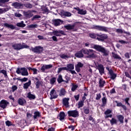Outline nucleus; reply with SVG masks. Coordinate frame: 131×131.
<instances>
[{"label":"nucleus","instance_id":"20e7f679","mask_svg":"<svg viewBox=\"0 0 131 131\" xmlns=\"http://www.w3.org/2000/svg\"><path fill=\"white\" fill-rule=\"evenodd\" d=\"M93 29L98 31L104 32H108L109 31L111 30L110 28H107L106 27L101 26H94Z\"/></svg>","mask_w":131,"mask_h":131},{"label":"nucleus","instance_id":"423d86ee","mask_svg":"<svg viewBox=\"0 0 131 131\" xmlns=\"http://www.w3.org/2000/svg\"><path fill=\"white\" fill-rule=\"evenodd\" d=\"M68 115L69 117L77 118L79 117V112L77 110H70L68 111Z\"/></svg>","mask_w":131,"mask_h":131},{"label":"nucleus","instance_id":"dca6fc26","mask_svg":"<svg viewBox=\"0 0 131 131\" xmlns=\"http://www.w3.org/2000/svg\"><path fill=\"white\" fill-rule=\"evenodd\" d=\"M84 64L80 62H78L75 66V70L77 73L80 72V69L83 67Z\"/></svg>","mask_w":131,"mask_h":131},{"label":"nucleus","instance_id":"58836bf2","mask_svg":"<svg viewBox=\"0 0 131 131\" xmlns=\"http://www.w3.org/2000/svg\"><path fill=\"white\" fill-rule=\"evenodd\" d=\"M63 15H64V16L68 17H70L72 16V14L71 13L69 12H63L62 13Z\"/></svg>","mask_w":131,"mask_h":131},{"label":"nucleus","instance_id":"ea45409f","mask_svg":"<svg viewBox=\"0 0 131 131\" xmlns=\"http://www.w3.org/2000/svg\"><path fill=\"white\" fill-rule=\"evenodd\" d=\"M28 98L30 99H35V96L34 95H33L31 94V93H28Z\"/></svg>","mask_w":131,"mask_h":131},{"label":"nucleus","instance_id":"338daca9","mask_svg":"<svg viewBox=\"0 0 131 131\" xmlns=\"http://www.w3.org/2000/svg\"><path fill=\"white\" fill-rule=\"evenodd\" d=\"M125 75L126 77L129 78L131 80V76L128 72H125Z\"/></svg>","mask_w":131,"mask_h":131},{"label":"nucleus","instance_id":"603ef678","mask_svg":"<svg viewBox=\"0 0 131 131\" xmlns=\"http://www.w3.org/2000/svg\"><path fill=\"white\" fill-rule=\"evenodd\" d=\"M7 12L5 8H0V15L3 14Z\"/></svg>","mask_w":131,"mask_h":131},{"label":"nucleus","instance_id":"a19ab883","mask_svg":"<svg viewBox=\"0 0 131 131\" xmlns=\"http://www.w3.org/2000/svg\"><path fill=\"white\" fill-rule=\"evenodd\" d=\"M36 84V89H39V87L42 85V82L40 81H37L35 83Z\"/></svg>","mask_w":131,"mask_h":131},{"label":"nucleus","instance_id":"9d476101","mask_svg":"<svg viewBox=\"0 0 131 131\" xmlns=\"http://www.w3.org/2000/svg\"><path fill=\"white\" fill-rule=\"evenodd\" d=\"M97 36H98V37H97V39L98 41H103L104 40L107 39L108 38L107 35L105 34H97Z\"/></svg>","mask_w":131,"mask_h":131},{"label":"nucleus","instance_id":"8fccbe9b","mask_svg":"<svg viewBox=\"0 0 131 131\" xmlns=\"http://www.w3.org/2000/svg\"><path fill=\"white\" fill-rule=\"evenodd\" d=\"M25 7H26V8H28L29 9H31L32 8V5H31L30 3H26L25 4Z\"/></svg>","mask_w":131,"mask_h":131},{"label":"nucleus","instance_id":"6e6552de","mask_svg":"<svg viewBox=\"0 0 131 131\" xmlns=\"http://www.w3.org/2000/svg\"><path fill=\"white\" fill-rule=\"evenodd\" d=\"M64 28L68 31H72L73 32H75L77 31V29L75 28V25H71V24H68L64 26Z\"/></svg>","mask_w":131,"mask_h":131},{"label":"nucleus","instance_id":"0e129e2a","mask_svg":"<svg viewBox=\"0 0 131 131\" xmlns=\"http://www.w3.org/2000/svg\"><path fill=\"white\" fill-rule=\"evenodd\" d=\"M68 128L71 129V130L73 131L75 129V126L73 125H70L68 126Z\"/></svg>","mask_w":131,"mask_h":131},{"label":"nucleus","instance_id":"72a5a7b5","mask_svg":"<svg viewBox=\"0 0 131 131\" xmlns=\"http://www.w3.org/2000/svg\"><path fill=\"white\" fill-rule=\"evenodd\" d=\"M9 0H0V7H4L5 3H8Z\"/></svg>","mask_w":131,"mask_h":131},{"label":"nucleus","instance_id":"c03bdc74","mask_svg":"<svg viewBox=\"0 0 131 131\" xmlns=\"http://www.w3.org/2000/svg\"><path fill=\"white\" fill-rule=\"evenodd\" d=\"M78 86L76 84H72L71 91L72 92H75L76 89L78 88Z\"/></svg>","mask_w":131,"mask_h":131},{"label":"nucleus","instance_id":"4d7b16f0","mask_svg":"<svg viewBox=\"0 0 131 131\" xmlns=\"http://www.w3.org/2000/svg\"><path fill=\"white\" fill-rule=\"evenodd\" d=\"M5 124L7 126H10L12 125V122L9 120L6 121V122H5Z\"/></svg>","mask_w":131,"mask_h":131},{"label":"nucleus","instance_id":"f704fd0d","mask_svg":"<svg viewBox=\"0 0 131 131\" xmlns=\"http://www.w3.org/2000/svg\"><path fill=\"white\" fill-rule=\"evenodd\" d=\"M105 82L103 79H100L99 81V87L103 88Z\"/></svg>","mask_w":131,"mask_h":131},{"label":"nucleus","instance_id":"c9c22d12","mask_svg":"<svg viewBox=\"0 0 131 131\" xmlns=\"http://www.w3.org/2000/svg\"><path fill=\"white\" fill-rule=\"evenodd\" d=\"M110 123L112 125L117 124V120L115 118H112V120H110Z\"/></svg>","mask_w":131,"mask_h":131},{"label":"nucleus","instance_id":"f03ea898","mask_svg":"<svg viewBox=\"0 0 131 131\" xmlns=\"http://www.w3.org/2000/svg\"><path fill=\"white\" fill-rule=\"evenodd\" d=\"M82 51L84 54L88 55L89 58H95L96 57L95 51L92 49H82Z\"/></svg>","mask_w":131,"mask_h":131},{"label":"nucleus","instance_id":"5fc2aeb1","mask_svg":"<svg viewBox=\"0 0 131 131\" xmlns=\"http://www.w3.org/2000/svg\"><path fill=\"white\" fill-rule=\"evenodd\" d=\"M84 113L88 115L90 113V110L89 108H84Z\"/></svg>","mask_w":131,"mask_h":131},{"label":"nucleus","instance_id":"4c0bfd02","mask_svg":"<svg viewBox=\"0 0 131 131\" xmlns=\"http://www.w3.org/2000/svg\"><path fill=\"white\" fill-rule=\"evenodd\" d=\"M89 36L93 39H97L98 38V34H96L95 33H91L89 34Z\"/></svg>","mask_w":131,"mask_h":131},{"label":"nucleus","instance_id":"aec40b11","mask_svg":"<svg viewBox=\"0 0 131 131\" xmlns=\"http://www.w3.org/2000/svg\"><path fill=\"white\" fill-rule=\"evenodd\" d=\"M109 74L112 80H115L117 77V74L114 73V71L112 70H109Z\"/></svg>","mask_w":131,"mask_h":131},{"label":"nucleus","instance_id":"49530a36","mask_svg":"<svg viewBox=\"0 0 131 131\" xmlns=\"http://www.w3.org/2000/svg\"><path fill=\"white\" fill-rule=\"evenodd\" d=\"M102 106H105L106 104L107 99L106 97H103L102 98Z\"/></svg>","mask_w":131,"mask_h":131},{"label":"nucleus","instance_id":"052dcab7","mask_svg":"<svg viewBox=\"0 0 131 131\" xmlns=\"http://www.w3.org/2000/svg\"><path fill=\"white\" fill-rule=\"evenodd\" d=\"M11 90H12V92H14L17 90V86L16 85H12V87H11Z\"/></svg>","mask_w":131,"mask_h":131},{"label":"nucleus","instance_id":"09e8293b","mask_svg":"<svg viewBox=\"0 0 131 131\" xmlns=\"http://www.w3.org/2000/svg\"><path fill=\"white\" fill-rule=\"evenodd\" d=\"M0 73L3 74V75H4V77L5 78H7L8 77V75L7 74V72L6 70H2L0 71Z\"/></svg>","mask_w":131,"mask_h":131},{"label":"nucleus","instance_id":"7c9ffc66","mask_svg":"<svg viewBox=\"0 0 131 131\" xmlns=\"http://www.w3.org/2000/svg\"><path fill=\"white\" fill-rule=\"evenodd\" d=\"M116 32L119 34H122V33H124L126 34H127L128 33L125 32L124 30L121 29H116Z\"/></svg>","mask_w":131,"mask_h":131},{"label":"nucleus","instance_id":"13d9d810","mask_svg":"<svg viewBox=\"0 0 131 131\" xmlns=\"http://www.w3.org/2000/svg\"><path fill=\"white\" fill-rule=\"evenodd\" d=\"M129 100V98H126L124 99V101L125 102V103L127 104V105L128 106H130V103L128 102Z\"/></svg>","mask_w":131,"mask_h":131},{"label":"nucleus","instance_id":"6ab92c4d","mask_svg":"<svg viewBox=\"0 0 131 131\" xmlns=\"http://www.w3.org/2000/svg\"><path fill=\"white\" fill-rule=\"evenodd\" d=\"M83 52L82 51V49L78 52H77L75 54V56L77 58H81L83 57L84 55L83 54Z\"/></svg>","mask_w":131,"mask_h":131},{"label":"nucleus","instance_id":"864d4df0","mask_svg":"<svg viewBox=\"0 0 131 131\" xmlns=\"http://www.w3.org/2000/svg\"><path fill=\"white\" fill-rule=\"evenodd\" d=\"M56 79L55 77H53L50 79V83L53 84L56 82Z\"/></svg>","mask_w":131,"mask_h":131},{"label":"nucleus","instance_id":"473e14b6","mask_svg":"<svg viewBox=\"0 0 131 131\" xmlns=\"http://www.w3.org/2000/svg\"><path fill=\"white\" fill-rule=\"evenodd\" d=\"M86 11L84 10L83 9H80L79 12H77V13L79 15H84L86 14Z\"/></svg>","mask_w":131,"mask_h":131},{"label":"nucleus","instance_id":"a18cd8bd","mask_svg":"<svg viewBox=\"0 0 131 131\" xmlns=\"http://www.w3.org/2000/svg\"><path fill=\"white\" fill-rule=\"evenodd\" d=\"M62 71H67V67H61L58 69V73H60Z\"/></svg>","mask_w":131,"mask_h":131},{"label":"nucleus","instance_id":"f8f14e48","mask_svg":"<svg viewBox=\"0 0 131 131\" xmlns=\"http://www.w3.org/2000/svg\"><path fill=\"white\" fill-rule=\"evenodd\" d=\"M53 68V65L51 64H43L40 68V70L44 72L46 70H49Z\"/></svg>","mask_w":131,"mask_h":131},{"label":"nucleus","instance_id":"69168bd1","mask_svg":"<svg viewBox=\"0 0 131 131\" xmlns=\"http://www.w3.org/2000/svg\"><path fill=\"white\" fill-rule=\"evenodd\" d=\"M28 80V78L24 77V78H21V80H20V82H24L27 81Z\"/></svg>","mask_w":131,"mask_h":131},{"label":"nucleus","instance_id":"a211bd4d","mask_svg":"<svg viewBox=\"0 0 131 131\" xmlns=\"http://www.w3.org/2000/svg\"><path fill=\"white\" fill-rule=\"evenodd\" d=\"M69 98H64L62 99V104L66 107H68L69 106Z\"/></svg>","mask_w":131,"mask_h":131},{"label":"nucleus","instance_id":"412c9836","mask_svg":"<svg viewBox=\"0 0 131 131\" xmlns=\"http://www.w3.org/2000/svg\"><path fill=\"white\" fill-rule=\"evenodd\" d=\"M62 23V21L60 19H56L53 20V24L55 26H59Z\"/></svg>","mask_w":131,"mask_h":131},{"label":"nucleus","instance_id":"de8ad7c7","mask_svg":"<svg viewBox=\"0 0 131 131\" xmlns=\"http://www.w3.org/2000/svg\"><path fill=\"white\" fill-rule=\"evenodd\" d=\"M37 27H38V25L37 24H31L29 25V28L30 29L37 28Z\"/></svg>","mask_w":131,"mask_h":131},{"label":"nucleus","instance_id":"cd10ccee","mask_svg":"<svg viewBox=\"0 0 131 131\" xmlns=\"http://www.w3.org/2000/svg\"><path fill=\"white\" fill-rule=\"evenodd\" d=\"M31 84V81L29 80V81H28V82L24 84V88L25 89L27 90L29 88V86H30Z\"/></svg>","mask_w":131,"mask_h":131},{"label":"nucleus","instance_id":"a878e982","mask_svg":"<svg viewBox=\"0 0 131 131\" xmlns=\"http://www.w3.org/2000/svg\"><path fill=\"white\" fill-rule=\"evenodd\" d=\"M33 14L32 13V12L31 11H28L27 12H25V16L26 17L30 18L33 16Z\"/></svg>","mask_w":131,"mask_h":131},{"label":"nucleus","instance_id":"0eeeda50","mask_svg":"<svg viewBox=\"0 0 131 131\" xmlns=\"http://www.w3.org/2000/svg\"><path fill=\"white\" fill-rule=\"evenodd\" d=\"M43 47L41 46H37L35 48L32 47L31 48V51H32V52L37 54H40L43 52Z\"/></svg>","mask_w":131,"mask_h":131},{"label":"nucleus","instance_id":"1a4fd4ad","mask_svg":"<svg viewBox=\"0 0 131 131\" xmlns=\"http://www.w3.org/2000/svg\"><path fill=\"white\" fill-rule=\"evenodd\" d=\"M50 99L51 100L57 98L58 95L54 89H52L50 92Z\"/></svg>","mask_w":131,"mask_h":131},{"label":"nucleus","instance_id":"2f4dec72","mask_svg":"<svg viewBox=\"0 0 131 131\" xmlns=\"http://www.w3.org/2000/svg\"><path fill=\"white\" fill-rule=\"evenodd\" d=\"M16 26L20 28H25L26 26V25L24 24L23 21H21L20 23L16 24Z\"/></svg>","mask_w":131,"mask_h":131},{"label":"nucleus","instance_id":"bb28decb","mask_svg":"<svg viewBox=\"0 0 131 131\" xmlns=\"http://www.w3.org/2000/svg\"><path fill=\"white\" fill-rule=\"evenodd\" d=\"M74 69V66L73 64H68L67 66V71H71Z\"/></svg>","mask_w":131,"mask_h":131},{"label":"nucleus","instance_id":"f3484780","mask_svg":"<svg viewBox=\"0 0 131 131\" xmlns=\"http://www.w3.org/2000/svg\"><path fill=\"white\" fill-rule=\"evenodd\" d=\"M12 6L14 7L15 9H23L24 5L21 3L15 2L12 4Z\"/></svg>","mask_w":131,"mask_h":131},{"label":"nucleus","instance_id":"4468645a","mask_svg":"<svg viewBox=\"0 0 131 131\" xmlns=\"http://www.w3.org/2000/svg\"><path fill=\"white\" fill-rule=\"evenodd\" d=\"M112 113V110L110 109L106 110L104 112V115H105V118H112V115L111 114Z\"/></svg>","mask_w":131,"mask_h":131},{"label":"nucleus","instance_id":"37998d69","mask_svg":"<svg viewBox=\"0 0 131 131\" xmlns=\"http://www.w3.org/2000/svg\"><path fill=\"white\" fill-rule=\"evenodd\" d=\"M63 81L62 75H58V77L57 78V82H58V83H60L62 82Z\"/></svg>","mask_w":131,"mask_h":131},{"label":"nucleus","instance_id":"9b49d317","mask_svg":"<svg viewBox=\"0 0 131 131\" xmlns=\"http://www.w3.org/2000/svg\"><path fill=\"white\" fill-rule=\"evenodd\" d=\"M52 34L56 37H61L64 35V32L62 30H55L52 32Z\"/></svg>","mask_w":131,"mask_h":131},{"label":"nucleus","instance_id":"f257e3e1","mask_svg":"<svg viewBox=\"0 0 131 131\" xmlns=\"http://www.w3.org/2000/svg\"><path fill=\"white\" fill-rule=\"evenodd\" d=\"M91 48L96 50L98 52L102 53L103 54V55L104 56H107L108 55V51H107L104 47L101 46L94 45L91 47Z\"/></svg>","mask_w":131,"mask_h":131},{"label":"nucleus","instance_id":"ddd939ff","mask_svg":"<svg viewBox=\"0 0 131 131\" xmlns=\"http://www.w3.org/2000/svg\"><path fill=\"white\" fill-rule=\"evenodd\" d=\"M9 102L6 100H2L0 101V107L5 109L9 104Z\"/></svg>","mask_w":131,"mask_h":131},{"label":"nucleus","instance_id":"3c124183","mask_svg":"<svg viewBox=\"0 0 131 131\" xmlns=\"http://www.w3.org/2000/svg\"><path fill=\"white\" fill-rule=\"evenodd\" d=\"M60 57L63 59H66L69 58V57L66 54H61L60 55Z\"/></svg>","mask_w":131,"mask_h":131},{"label":"nucleus","instance_id":"c756f323","mask_svg":"<svg viewBox=\"0 0 131 131\" xmlns=\"http://www.w3.org/2000/svg\"><path fill=\"white\" fill-rule=\"evenodd\" d=\"M112 54L113 57L114 59H119V60L121 59V57L119 55H118L117 54H116V53H114V52H112Z\"/></svg>","mask_w":131,"mask_h":131},{"label":"nucleus","instance_id":"39448f33","mask_svg":"<svg viewBox=\"0 0 131 131\" xmlns=\"http://www.w3.org/2000/svg\"><path fill=\"white\" fill-rule=\"evenodd\" d=\"M12 47L13 48V49H14V50H20L21 49L28 48V46L25 43H15L13 45V46H12Z\"/></svg>","mask_w":131,"mask_h":131},{"label":"nucleus","instance_id":"79ce46f5","mask_svg":"<svg viewBox=\"0 0 131 131\" xmlns=\"http://www.w3.org/2000/svg\"><path fill=\"white\" fill-rule=\"evenodd\" d=\"M84 105V101H80L78 103V108H80L81 107H82Z\"/></svg>","mask_w":131,"mask_h":131},{"label":"nucleus","instance_id":"774afa93","mask_svg":"<svg viewBox=\"0 0 131 131\" xmlns=\"http://www.w3.org/2000/svg\"><path fill=\"white\" fill-rule=\"evenodd\" d=\"M38 70L36 69L33 68V73L34 75H37V74Z\"/></svg>","mask_w":131,"mask_h":131},{"label":"nucleus","instance_id":"6e6d98bb","mask_svg":"<svg viewBox=\"0 0 131 131\" xmlns=\"http://www.w3.org/2000/svg\"><path fill=\"white\" fill-rule=\"evenodd\" d=\"M32 117V114H31L30 112L27 113V118L28 119H30Z\"/></svg>","mask_w":131,"mask_h":131},{"label":"nucleus","instance_id":"e433bc0d","mask_svg":"<svg viewBox=\"0 0 131 131\" xmlns=\"http://www.w3.org/2000/svg\"><path fill=\"white\" fill-rule=\"evenodd\" d=\"M117 118L118 119L119 122L121 123H123L124 117L122 115H118L117 116Z\"/></svg>","mask_w":131,"mask_h":131},{"label":"nucleus","instance_id":"2eb2a0df","mask_svg":"<svg viewBox=\"0 0 131 131\" xmlns=\"http://www.w3.org/2000/svg\"><path fill=\"white\" fill-rule=\"evenodd\" d=\"M97 69L99 71V74L101 75H102L104 74V69L102 64H98Z\"/></svg>","mask_w":131,"mask_h":131},{"label":"nucleus","instance_id":"bf43d9fd","mask_svg":"<svg viewBox=\"0 0 131 131\" xmlns=\"http://www.w3.org/2000/svg\"><path fill=\"white\" fill-rule=\"evenodd\" d=\"M91 67L93 68L94 67H93V66L89 65V66H88V68H89L88 71L91 74H92L93 73V70H92V69H91Z\"/></svg>","mask_w":131,"mask_h":131},{"label":"nucleus","instance_id":"7ed1b4c3","mask_svg":"<svg viewBox=\"0 0 131 131\" xmlns=\"http://www.w3.org/2000/svg\"><path fill=\"white\" fill-rule=\"evenodd\" d=\"M16 74H21L23 76H28L29 75L28 70L25 68H17Z\"/></svg>","mask_w":131,"mask_h":131},{"label":"nucleus","instance_id":"e2e57ef3","mask_svg":"<svg viewBox=\"0 0 131 131\" xmlns=\"http://www.w3.org/2000/svg\"><path fill=\"white\" fill-rule=\"evenodd\" d=\"M115 102L117 103V106L118 107H122L123 104L121 102H118L117 101H115Z\"/></svg>","mask_w":131,"mask_h":131},{"label":"nucleus","instance_id":"4be33fe9","mask_svg":"<svg viewBox=\"0 0 131 131\" xmlns=\"http://www.w3.org/2000/svg\"><path fill=\"white\" fill-rule=\"evenodd\" d=\"M40 117H41V114L39 112L35 111V112H34L33 118L34 120L37 119Z\"/></svg>","mask_w":131,"mask_h":131},{"label":"nucleus","instance_id":"c85d7f7f","mask_svg":"<svg viewBox=\"0 0 131 131\" xmlns=\"http://www.w3.org/2000/svg\"><path fill=\"white\" fill-rule=\"evenodd\" d=\"M66 94V91L64 89H61L59 90V96H64Z\"/></svg>","mask_w":131,"mask_h":131},{"label":"nucleus","instance_id":"680f3d73","mask_svg":"<svg viewBox=\"0 0 131 131\" xmlns=\"http://www.w3.org/2000/svg\"><path fill=\"white\" fill-rule=\"evenodd\" d=\"M101 94H97L96 95V100H99L101 99Z\"/></svg>","mask_w":131,"mask_h":131},{"label":"nucleus","instance_id":"393cba45","mask_svg":"<svg viewBox=\"0 0 131 131\" xmlns=\"http://www.w3.org/2000/svg\"><path fill=\"white\" fill-rule=\"evenodd\" d=\"M4 27H6V28L10 29L11 30H14L15 29V27L11 24H9L8 23L4 24Z\"/></svg>","mask_w":131,"mask_h":131},{"label":"nucleus","instance_id":"5701e85b","mask_svg":"<svg viewBox=\"0 0 131 131\" xmlns=\"http://www.w3.org/2000/svg\"><path fill=\"white\" fill-rule=\"evenodd\" d=\"M17 102H18V104L21 106H24L25 104L26 103V101L24 98H19L17 100Z\"/></svg>","mask_w":131,"mask_h":131},{"label":"nucleus","instance_id":"b1692460","mask_svg":"<svg viewBox=\"0 0 131 131\" xmlns=\"http://www.w3.org/2000/svg\"><path fill=\"white\" fill-rule=\"evenodd\" d=\"M65 118V113L63 112H60L59 114V119L61 121H63Z\"/></svg>","mask_w":131,"mask_h":131}]
</instances>
